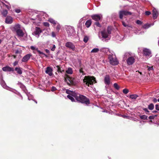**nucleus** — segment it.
Masks as SVG:
<instances>
[{
	"instance_id": "nucleus-20",
	"label": "nucleus",
	"mask_w": 159,
	"mask_h": 159,
	"mask_svg": "<svg viewBox=\"0 0 159 159\" xmlns=\"http://www.w3.org/2000/svg\"><path fill=\"white\" fill-rule=\"evenodd\" d=\"M17 35L19 37H22L24 35V33L20 29L16 32Z\"/></svg>"
},
{
	"instance_id": "nucleus-45",
	"label": "nucleus",
	"mask_w": 159,
	"mask_h": 159,
	"mask_svg": "<svg viewBox=\"0 0 159 159\" xmlns=\"http://www.w3.org/2000/svg\"><path fill=\"white\" fill-rule=\"evenodd\" d=\"M80 73H82V75H85V74L84 73V72L83 71V68H81L80 70Z\"/></svg>"
},
{
	"instance_id": "nucleus-12",
	"label": "nucleus",
	"mask_w": 159,
	"mask_h": 159,
	"mask_svg": "<svg viewBox=\"0 0 159 159\" xmlns=\"http://www.w3.org/2000/svg\"><path fill=\"white\" fill-rule=\"evenodd\" d=\"M31 56L32 55L30 54H27L23 57L22 59V61L24 62L27 61Z\"/></svg>"
},
{
	"instance_id": "nucleus-54",
	"label": "nucleus",
	"mask_w": 159,
	"mask_h": 159,
	"mask_svg": "<svg viewBox=\"0 0 159 159\" xmlns=\"http://www.w3.org/2000/svg\"><path fill=\"white\" fill-rule=\"evenodd\" d=\"M60 26L59 25H58L56 27L57 29V30H59L60 29Z\"/></svg>"
},
{
	"instance_id": "nucleus-11",
	"label": "nucleus",
	"mask_w": 159,
	"mask_h": 159,
	"mask_svg": "<svg viewBox=\"0 0 159 159\" xmlns=\"http://www.w3.org/2000/svg\"><path fill=\"white\" fill-rule=\"evenodd\" d=\"M21 29L20 25L18 24H16L11 28V30L13 32H16Z\"/></svg>"
},
{
	"instance_id": "nucleus-25",
	"label": "nucleus",
	"mask_w": 159,
	"mask_h": 159,
	"mask_svg": "<svg viewBox=\"0 0 159 159\" xmlns=\"http://www.w3.org/2000/svg\"><path fill=\"white\" fill-rule=\"evenodd\" d=\"M48 21L50 22L51 23H52L54 25H55L57 23V22L55 21L52 18H50L48 20Z\"/></svg>"
},
{
	"instance_id": "nucleus-28",
	"label": "nucleus",
	"mask_w": 159,
	"mask_h": 159,
	"mask_svg": "<svg viewBox=\"0 0 159 159\" xmlns=\"http://www.w3.org/2000/svg\"><path fill=\"white\" fill-rule=\"evenodd\" d=\"M74 97H73L72 96L70 95H68L67 96V97L70 99L72 102H74L75 101V99L73 98Z\"/></svg>"
},
{
	"instance_id": "nucleus-63",
	"label": "nucleus",
	"mask_w": 159,
	"mask_h": 159,
	"mask_svg": "<svg viewBox=\"0 0 159 159\" xmlns=\"http://www.w3.org/2000/svg\"><path fill=\"white\" fill-rule=\"evenodd\" d=\"M6 3H8V2H6Z\"/></svg>"
},
{
	"instance_id": "nucleus-3",
	"label": "nucleus",
	"mask_w": 159,
	"mask_h": 159,
	"mask_svg": "<svg viewBox=\"0 0 159 159\" xmlns=\"http://www.w3.org/2000/svg\"><path fill=\"white\" fill-rule=\"evenodd\" d=\"M130 54L128 52L125 53L124 55V60H125L127 58V62L128 65H131L135 62V59L134 57L130 56Z\"/></svg>"
},
{
	"instance_id": "nucleus-29",
	"label": "nucleus",
	"mask_w": 159,
	"mask_h": 159,
	"mask_svg": "<svg viewBox=\"0 0 159 159\" xmlns=\"http://www.w3.org/2000/svg\"><path fill=\"white\" fill-rule=\"evenodd\" d=\"M99 51V49L98 48H94L92 50L91 52L96 53L98 52Z\"/></svg>"
},
{
	"instance_id": "nucleus-4",
	"label": "nucleus",
	"mask_w": 159,
	"mask_h": 159,
	"mask_svg": "<svg viewBox=\"0 0 159 159\" xmlns=\"http://www.w3.org/2000/svg\"><path fill=\"white\" fill-rule=\"evenodd\" d=\"M108 34H109L107 33L106 30H104L100 32L99 34V37L102 41H106L105 39L108 37Z\"/></svg>"
},
{
	"instance_id": "nucleus-49",
	"label": "nucleus",
	"mask_w": 159,
	"mask_h": 159,
	"mask_svg": "<svg viewBox=\"0 0 159 159\" xmlns=\"http://www.w3.org/2000/svg\"><path fill=\"white\" fill-rule=\"evenodd\" d=\"M52 36L53 37H55L56 36V35L54 32H52Z\"/></svg>"
},
{
	"instance_id": "nucleus-41",
	"label": "nucleus",
	"mask_w": 159,
	"mask_h": 159,
	"mask_svg": "<svg viewBox=\"0 0 159 159\" xmlns=\"http://www.w3.org/2000/svg\"><path fill=\"white\" fill-rule=\"evenodd\" d=\"M95 25H96L98 27H101V25H100V24L98 22H96L95 23Z\"/></svg>"
},
{
	"instance_id": "nucleus-19",
	"label": "nucleus",
	"mask_w": 159,
	"mask_h": 159,
	"mask_svg": "<svg viewBox=\"0 0 159 159\" xmlns=\"http://www.w3.org/2000/svg\"><path fill=\"white\" fill-rule=\"evenodd\" d=\"M105 83L107 84H110V79L109 75H106L104 78Z\"/></svg>"
},
{
	"instance_id": "nucleus-39",
	"label": "nucleus",
	"mask_w": 159,
	"mask_h": 159,
	"mask_svg": "<svg viewBox=\"0 0 159 159\" xmlns=\"http://www.w3.org/2000/svg\"><path fill=\"white\" fill-rule=\"evenodd\" d=\"M136 23L138 25H141L142 22L139 20H137L136 21Z\"/></svg>"
},
{
	"instance_id": "nucleus-6",
	"label": "nucleus",
	"mask_w": 159,
	"mask_h": 159,
	"mask_svg": "<svg viewBox=\"0 0 159 159\" xmlns=\"http://www.w3.org/2000/svg\"><path fill=\"white\" fill-rule=\"evenodd\" d=\"M119 17L120 19L123 18V16H126L128 15H131V12L126 11H120L119 12Z\"/></svg>"
},
{
	"instance_id": "nucleus-16",
	"label": "nucleus",
	"mask_w": 159,
	"mask_h": 159,
	"mask_svg": "<svg viewBox=\"0 0 159 159\" xmlns=\"http://www.w3.org/2000/svg\"><path fill=\"white\" fill-rule=\"evenodd\" d=\"M5 22L8 24H10L13 22V19L11 17L7 16Z\"/></svg>"
},
{
	"instance_id": "nucleus-52",
	"label": "nucleus",
	"mask_w": 159,
	"mask_h": 159,
	"mask_svg": "<svg viewBox=\"0 0 159 159\" xmlns=\"http://www.w3.org/2000/svg\"><path fill=\"white\" fill-rule=\"evenodd\" d=\"M15 11L17 13H19V12H20V9H16L15 10Z\"/></svg>"
},
{
	"instance_id": "nucleus-15",
	"label": "nucleus",
	"mask_w": 159,
	"mask_h": 159,
	"mask_svg": "<svg viewBox=\"0 0 159 159\" xmlns=\"http://www.w3.org/2000/svg\"><path fill=\"white\" fill-rule=\"evenodd\" d=\"M2 70L4 71H13L14 70L13 68L10 67L8 66H6L2 68Z\"/></svg>"
},
{
	"instance_id": "nucleus-24",
	"label": "nucleus",
	"mask_w": 159,
	"mask_h": 159,
	"mask_svg": "<svg viewBox=\"0 0 159 159\" xmlns=\"http://www.w3.org/2000/svg\"><path fill=\"white\" fill-rule=\"evenodd\" d=\"M148 108L150 110H152L154 108V105L152 103H151L148 106Z\"/></svg>"
},
{
	"instance_id": "nucleus-36",
	"label": "nucleus",
	"mask_w": 159,
	"mask_h": 159,
	"mask_svg": "<svg viewBox=\"0 0 159 159\" xmlns=\"http://www.w3.org/2000/svg\"><path fill=\"white\" fill-rule=\"evenodd\" d=\"M157 116V115H155L154 116H150L149 117V119L150 120L154 119L155 117Z\"/></svg>"
},
{
	"instance_id": "nucleus-34",
	"label": "nucleus",
	"mask_w": 159,
	"mask_h": 159,
	"mask_svg": "<svg viewBox=\"0 0 159 159\" xmlns=\"http://www.w3.org/2000/svg\"><path fill=\"white\" fill-rule=\"evenodd\" d=\"M123 92L124 94H126L129 92V91L127 89H125L123 90Z\"/></svg>"
},
{
	"instance_id": "nucleus-56",
	"label": "nucleus",
	"mask_w": 159,
	"mask_h": 159,
	"mask_svg": "<svg viewBox=\"0 0 159 159\" xmlns=\"http://www.w3.org/2000/svg\"><path fill=\"white\" fill-rule=\"evenodd\" d=\"M152 112L153 113H156L157 112V111H153Z\"/></svg>"
},
{
	"instance_id": "nucleus-60",
	"label": "nucleus",
	"mask_w": 159,
	"mask_h": 159,
	"mask_svg": "<svg viewBox=\"0 0 159 159\" xmlns=\"http://www.w3.org/2000/svg\"><path fill=\"white\" fill-rule=\"evenodd\" d=\"M157 101L159 102V98L157 99Z\"/></svg>"
},
{
	"instance_id": "nucleus-23",
	"label": "nucleus",
	"mask_w": 159,
	"mask_h": 159,
	"mask_svg": "<svg viewBox=\"0 0 159 159\" xmlns=\"http://www.w3.org/2000/svg\"><path fill=\"white\" fill-rule=\"evenodd\" d=\"M138 97L136 94H132L130 95L129 98L133 99H135Z\"/></svg>"
},
{
	"instance_id": "nucleus-40",
	"label": "nucleus",
	"mask_w": 159,
	"mask_h": 159,
	"mask_svg": "<svg viewBox=\"0 0 159 159\" xmlns=\"http://www.w3.org/2000/svg\"><path fill=\"white\" fill-rule=\"evenodd\" d=\"M145 14L146 15L148 16L151 14V12L150 11H146L145 12Z\"/></svg>"
},
{
	"instance_id": "nucleus-22",
	"label": "nucleus",
	"mask_w": 159,
	"mask_h": 159,
	"mask_svg": "<svg viewBox=\"0 0 159 159\" xmlns=\"http://www.w3.org/2000/svg\"><path fill=\"white\" fill-rule=\"evenodd\" d=\"M15 70L17 71V72L19 74H21L22 73V71L21 70V68L20 67H16L15 68Z\"/></svg>"
},
{
	"instance_id": "nucleus-53",
	"label": "nucleus",
	"mask_w": 159,
	"mask_h": 159,
	"mask_svg": "<svg viewBox=\"0 0 159 159\" xmlns=\"http://www.w3.org/2000/svg\"><path fill=\"white\" fill-rule=\"evenodd\" d=\"M45 51L47 53H49V51L48 50V49H46Z\"/></svg>"
},
{
	"instance_id": "nucleus-61",
	"label": "nucleus",
	"mask_w": 159,
	"mask_h": 159,
	"mask_svg": "<svg viewBox=\"0 0 159 159\" xmlns=\"http://www.w3.org/2000/svg\"><path fill=\"white\" fill-rule=\"evenodd\" d=\"M146 26V25H144V28H146V27H145V26Z\"/></svg>"
},
{
	"instance_id": "nucleus-21",
	"label": "nucleus",
	"mask_w": 159,
	"mask_h": 159,
	"mask_svg": "<svg viewBox=\"0 0 159 159\" xmlns=\"http://www.w3.org/2000/svg\"><path fill=\"white\" fill-rule=\"evenodd\" d=\"M92 23V21L91 20H87L85 23L86 26L87 28L89 27Z\"/></svg>"
},
{
	"instance_id": "nucleus-14",
	"label": "nucleus",
	"mask_w": 159,
	"mask_h": 159,
	"mask_svg": "<svg viewBox=\"0 0 159 159\" xmlns=\"http://www.w3.org/2000/svg\"><path fill=\"white\" fill-rule=\"evenodd\" d=\"M152 17L154 19L157 18L158 16V12L156 9L154 8L152 10Z\"/></svg>"
},
{
	"instance_id": "nucleus-13",
	"label": "nucleus",
	"mask_w": 159,
	"mask_h": 159,
	"mask_svg": "<svg viewBox=\"0 0 159 159\" xmlns=\"http://www.w3.org/2000/svg\"><path fill=\"white\" fill-rule=\"evenodd\" d=\"M143 53L146 56H150L151 54V52L150 50L146 48H145L143 50Z\"/></svg>"
},
{
	"instance_id": "nucleus-5",
	"label": "nucleus",
	"mask_w": 159,
	"mask_h": 159,
	"mask_svg": "<svg viewBox=\"0 0 159 159\" xmlns=\"http://www.w3.org/2000/svg\"><path fill=\"white\" fill-rule=\"evenodd\" d=\"M74 78L70 77L68 75H67L66 77L65 78V81L69 85L74 84Z\"/></svg>"
},
{
	"instance_id": "nucleus-42",
	"label": "nucleus",
	"mask_w": 159,
	"mask_h": 159,
	"mask_svg": "<svg viewBox=\"0 0 159 159\" xmlns=\"http://www.w3.org/2000/svg\"><path fill=\"white\" fill-rule=\"evenodd\" d=\"M143 109L145 111L146 114H148V113L149 112V111H148V109L146 108H144Z\"/></svg>"
},
{
	"instance_id": "nucleus-37",
	"label": "nucleus",
	"mask_w": 159,
	"mask_h": 159,
	"mask_svg": "<svg viewBox=\"0 0 159 159\" xmlns=\"http://www.w3.org/2000/svg\"><path fill=\"white\" fill-rule=\"evenodd\" d=\"M43 24L44 26L46 27H49V23L47 22H44Z\"/></svg>"
},
{
	"instance_id": "nucleus-32",
	"label": "nucleus",
	"mask_w": 159,
	"mask_h": 159,
	"mask_svg": "<svg viewBox=\"0 0 159 159\" xmlns=\"http://www.w3.org/2000/svg\"><path fill=\"white\" fill-rule=\"evenodd\" d=\"M88 40H89V38L88 36H84V39H83V41L85 43H86L88 42Z\"/></svg>"
},
{
	"instance_id": "nucleus-59",
	"label": "nucleus",
	"mask_w": 159,
	"mask_h": 159,
	"mask_svg": "<svg viewBox=\"0 0 159 159\" xmlns=\"http://www.w3.org/2000/svg\"><path fill=\"white\" fill-rule=\"evenodd\" d=\"M1 42H2V41H1V40L0 39V44L1 43Z\"/></svg>"
},
{
	"instance_id": "nucleus-57",
	"label": "nucleus",
	"mask_w": 159,
	"mask_h": 159,
	"mask_svg": "<svg viewBox=\"0 0 159 159\" xmlns=\"http://www.w3.org/2000/svg\"><path fill=\"white\" fill-rule=\"evenodd\" d=\"M18 52H19V51H18V50H17V51H16V53H18Z\"/></svg>"
},
{
	"instance_id": "nucleus-2",
	"label": "nucleus",
	"mask_w": 159,
	"mask_h": 159,
	"mask_svg": "<svg viewBox=\"0 0 159 159\" xmlns=\"http://www.w3.org/2000/svg\"><path fill=\"white\" fill-rule=\"evenodd\" d=\"M83 82L88 86L89 85L93 84V82L96 81L95 78L93 77L85 76L83 80Z\"/></svg>"
},
{
	"instance_id": "nucleus-46",
	"label": "nucleus",
	"mask_w": 159,
	"mask_h": 159,
	"mask_svg": "<svg viewBox=\"0 0 159 159\" xmlns=\"http://www.w3.org/2000/svg\"><path fill=\"white\" fill-rule=\"evenodd\" d=\"M56 48V46L55 45H53L52 48H51V50L52 51H54Z\"/></svg>"
},
{
	"instance_id": "nucleus-58",
	"label": "nucleus",
	"mask_w": 159,
	"mask_h": 159,
	"mask_svg": "<svg viewBox=\"0 0 159 159\" xmlns=\"http://www.w3.org/2000/svg\"><path fill=\"white\" fill-rule=\"evenodd\" d=\"M157 62L159 64V59H158L157 61Z\"/></svg>"
},
{
	"instance_id": "nucleus-30",
	"label": "nucleus",
	"mask_w": 159,
	"mask_h": 159,
	"mask_svg": "<svg viewBox=\"0 0 159 159\" xmlns=\"http://www.w3.org/2000/svg\"><path fill=\"white\" fill-rule=\"evenodd\" d=\"M7 10H3L2 12V14L4 16H6L7 15Z\"/></svg>"
},
{
	"instance_id": "nucleus-38",
	"label": "nucleus",
	"mask_w": 159,
	"mask_h": 159,
	"mask_svg": "<svg viewBox=\"0 0 159 159\" xmlns=\"http://www.w3.org/2000/svg\"><path fill=\"white\" fill-rule=\"evenodd\" d=\"M30 48L32 50H36L37 49H38V48H36V47H34L33 46H32L30 47Z\"/></svg>"
},
{
	"instance_id": "nucleus-26",
	"label": "nucleus",
	"mask_w": 159,
	"mask_h": 159,
	"mask_svg": "<svg viewBox=\"0 0 159 159\" xmlns=\"http://www.w3.org/2000/svg\"><path fill=\"white\" fill-rule=\"evenodd\" d=\"M66 72L68 74H71L73 73L72 69L71 68H69L67 70H66Z\"/></svg>"
},
{
	"instance_id": "nucleus-51",
	"label": "nucleus",
	"mask_w": 159,
	"mask_h": 159,
	"mask_svg": "<svg viewBox=\"0 0 159 159\" xmlns=\"http://www.w3.org/2000/svg\"><path fill=\"white\" fill-rule=\"evenodd\" d=\"M18 64V62L16 61H15L13 64V66H16Z\"/></svg>"
},
{
	"instance_id": "nucleus-17",
	"label": "nucleus",
	"mask_w": 159,
	"mask_h": 159,
	"mask_svg": "<svg viewBox=\"0 0 159 159\" xmlns=\"http://www.w3.org/2000/svg\"><path fill=\"white\" fill-rule=\"evenodd\" d=\"M52 69L50 67H48L47 68L45 72L48 74L50 76H52Z\"/></svg>"
},
{
	"instance_id": "nucleus-18",
	"label": "nucleus",
	"mask_w": 159,
	"mask_h": 159,
	"mask_svg": "<svg viewBox=\"0 0 159 159\" xmlns=\"http://www.w3.org/2000/svg\"><path fill=\"white\" fill-rule=\"evenodd\" d=\"M67 33L69 36L74 35L75 33V30L72 28H69L67 30Z\"/></svg>"
},
{
	"instance_id": "nucleus-62",
	"label": "nucleus",
	"mask_w": 159,
	"mask_h": 159,
	"mask_svg": "<svg viewBox=\"0 0 159 159\" xmlns=\"http://www.w3.org/2000/svg\"><path fill=\"white\" fill-rule=\"evenodd\" d=\"M14 58H16V56H14Z\"/></svg>"
},
{
	"instance_id": "nucleus-35",
	"label": "nucleus",
	"mask_w": 159,
	"mask_h": 159,
	"mask_svg": "<svg viewBox=\"0 0 159 159\" xmlns=\"http://www.w3.org/2000/svg\"><path fill=\"white\" fill-rule=\"evenodd\" d=\"M36 51L39 54H43L45 56H47L46 55L44 54L43 52H41L40 50H39L38 49H36Z\"/></svg>"
},
{
	"instance_id": "nucleus-50",
	"label": "nucleus",
	"mask_w": 159,
	"mask_h": 159,
	"mask_svg": "<svg viewBox=\"0 0 159 159\" xmlns=\"http://www.w3.org/2000/svg\"><path fill=\"white\" fill-rule=\"evenodd\" d=\"M56 89V88L54 87H52V91H55Z\"/></svg>"
},
{
	"instance_id": "nucleus-33",
	"label": "nucleus",
	"mask_w": 159,
	"mask_h": 159,
	"mask_svg": "<svg viewBox=\"0 0 159 159\" xmlns=\"http://www.w3.org/2000/svg\"><path fill=\"white\" fill-rule=\"evenodd\" d=\"M111 28L109 26L107 27V30L106 31L107 33L109 34H111Z\"/></svg>"
},
{
	"instance_id": "nucleus-8",
	"label": "nucleus",
	"mask_w": 159,
	"mask_h": 159,
	"mask_svg": "<svg viewBox=\"0 0 159 159\" xmlns=\"http://www.w3.org/2000/svg\"><path fill=\"white\" fill-rule=\"evenodd\" d=\"M108 58L110 61V63L111 65H116L118 64V62L116 59L114 58L112 56H109Z\"/></svg>"
},
{
	"instance_id": "nucleus-1",
	"label": "nucleus",
	"mask_w": 159,
	"mask_h": 159,
	"mask_svg": "<svg viewBox=\"0 0 159 159\" xmlns=\"http://www.w3.org/2000/svg\"><path fill=\"white\" fill-rule=\"evenodd\" d=\"M66 93L67 94H69V95L74 97L78 101L82 103H85L86 105L90 103L89 99L83 95H80L79 94H77L74 92L69 90H66Z\"/></svg>"
},
{
	"instance_id": "nucleus-44",
	"label": "nucleus",
	"mask_w": 159,
	"mask_h": 159,
	"mask_svg": "<svg viewBox=\"0 0 159 159\" xmlns=\"http://www.w3.org/2000/svg\"><path fill=\"white\" fill-rule=\"evenodd\" d=\"M122 25H123L124 26V27H127V26H128L129 27H131L130 26H128V25H126V23H125V22H124V21H122Z\"/></svg>"
},
{
	"instance_id": "nucleus-31",
	"label": "nucleus",
	"mask_w": 159,
	"mask_h": 159,
	"mask_svg": "<svg viewBox=\"0 0 159 159\" xmlns=\"http://www.w3.org/2000/svg\"><path fill=\"white\" fill-rule=\"evenodd\" d=\"M147 116L145 115H143L140 116V118L141 119L143 120H146L147 119Z\"/></svg>"
},
{
	"instance_id": "nucleus-10",
	"label": "nucleus",
	"mask_w": 159,
	"mask_h": 159,
	"mask_svg": "<svg viewBox=\"0 0 159 159\" xmlns=\"http://www.w3.org/2000/svg\"><path fill=\"white\" fill-rule=\"evenodd\" d=\"M92 19L96 21H98L102 18V15L101 14H95L91 16Z\"/></svg>"
},
{
	"instance_id": "nucleus-64",
	"label": "nucleus",
	"mask_w": 159,
	"mask_h": 159,
	"mask_svg": "<svg viewBox=\"0 0 159 159\" xmlns=\"http://www.w3.org/2000/svg\"><path fill=\"white\" fill-rule=\"evenodd\" d=\"M27 37V36H25V38H26Z\"/></svg>"
},
{
	"instance_id": "nucleus-9",
	"label": "nucleus",
	"mask_w": 159,
	"mask_h": 159,
	"mask_svg": "<svg viewBox=\"0 0 159 159\" xmlns=\"http://www.w3.org/2000/svg\"><path fill=\"white\" fill-rule=\"evenodd\" d=\"M65 46L66 47L69 49H72L73 51H74L75 49V46L71 42H68L65 44Z\"/></svg>"
},
{
	"instance_id": "nucleus-7",
	"label": "nucleus",
	"mask_w": 159,
	"mask_h": 159,
	"mask_svg": "<svg viewBox=\"0 0 159 159\" xmlns=\"http://www.w3.org/2000/svg\"><path fill=\"white\" fill-rule=\"evenodd\" d=\"M42 32V31L40 28L38 27H36L34 30L33 33V34L37 38L39 37V35Z\"/></svg>"
},
{
	"instance_id": "nucleus-55",
	"label": "nucleus",
	"mask_w": 159,
	"mask_h": 159,
	"mask_svg": "<svg viewBox=\"0 0 159 159\" xmlns=\"http://www.w3.org/2000/svg\"><path fill=\"white\" fill-rule=\"evenodd\" d=\"M5 6L7 8V9H9V8L10 7H9V6L7 5H6L5 4Z\"/></svg>"
},
{
	"instance_id": "nucleus-47",
	"label": "nucleus",
	"mask_w": 159,
	"mask_h": 159,
	"mask_svg": "<svg viewBox=\"0 0 159 159\" xmlns=\"http://www.w3.org/2000/svg\"><path fill=\"white\" fill-rule=\"evenodd\" d=\"M147 68H148V71H150V70H152L153 69L152 66V67L148 66Z\"/></svg>"
},
{
	"instance_id": "nucleus-48",
	"label": "nucleus",
	"mask_w": 159,
	"mask_h": 159,
	"mask_svg": "<svg viewBox=\"0 0 159 159\" xmlns=\"http://www.w3.org/2000/svg\"><path fill=\"white\" fill-rule=\"evenodd\" d=\"M152 101L154 103H156L158 101L157 99L155 98H153Z\"/></svg>"
},
{
	"instance_id": "nucleus-27",
	"label": "nucleus",
	"mask_w": 159,
	"mask_h": 159,
	"mask_svg": "<svg viewBox=\"0 0 159 159\" xmlns=\"http://www.w3.org/2000/svg\"><path fill=\"white\" fill-rule=\"evenodd\" d=\"M113 86L114 88L117 89V90H118L120 89V86L118 85V84L116 83H114L113 84Z\"/></svg>"
},
{
	"instance_id": "nucleus-43",
	"label": "nucleus",
	"mask_w": 159,
	"mask_h": 159,
	"mask_svg": "<svg viewBox=\"0 0 159 159\" xmlns=\"http://www.w3.org/2000/svg\"><path fill=\"white\" fill-rule=\"evenodd\" d=\"M156 109L157 111H159V105L156 104L155 105Z\"/></svg>"
}]
</instances>
